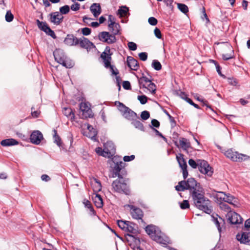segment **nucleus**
I'll return each mask as SVG.
<instances>
[{"label":"nucleus","mask_w":250,"mask_h":250,"mask_svg":"<svg viewBox=\"0 0 250 250\" xmlns=\"http://www.w3.org/2000/svg\"><path fill=\"white\" fill-rule=\"evenodd\" d=\"M104 152L107 158H111L116 153V147L112 141H107L104 145Z\"/></svg>","instance_id":"obj_11"},{"label":"nucleus","mask_w":250,"mask_h":250,"mask_svg":"<svg viewBox=\"0 0 250 250\" xmlns=\"http://www.w3.org/2000/svg\"><path fill=\"white\" fill-rule=\"evenodd\" d=\"M31 114L33 118H38L39 117L40 113H41V112L40 110L34 111V110L35 109V108L33 106H32L31 107Z\"/></svg>","instance_id":"obj_52"},{"label":"nucleus","mask_w":250,"mask_h":250,"mask_svg":"<svg viewBox=\"0 0 250 250\" xmlns=\"http://www.w3.org/2000/svg\"><path fill=\"white\" fill-rule=\"evenodd\" d=\"M95 205L98 208H101L103 206V201L102 197L99 194H96L93 198Z\"/></svg>","instance_id":"obj_30"},{"label":"nucleus","mask_w":250,"mask_h":250,"mask_svg":"<svg viewBox=\"0 0 250 250\" xmlns=\"http://www.w3.org/2000/svg\"><path fill=\"white\" fill-rule=\"evenodd\" d=\"M140 59L142 61H146L147 59V53L141 52L138 54Z\"/></svg>","instance_id":"obj_54"},{"label":"nucleus","mask_w":250,"mask_h":250,"mask_svg":"<svg viewBox=\"0 0 250 250\" xmlns=\"http://www.w3.org/2000/svg\"><path fill=\"white\" fill-rule=\"evenodd\" d=\"M211 218L212 221L215 224L218 231L220 232L221 231V226H223L225 224L224 220L215 213L211 215Z\"/></svg>","instance_id":"obj_17"},{"label":"nucleus","mask_w":250,"mask_h":250,"mask_svg":"<svg viewBox=\"0 0 250 250\" xmlns=\"http://www.w3.org/2000/svg\"><path fill=\"white\" fill-rule=\"evenodd\" d=\"M188 163L189 165L193 168H196L199 167L198 160L196 162L192 159H189Z\"/></svg>","instance_id":"obj_43"},{"label":"nucleus","mask_w":250,"mask_h":250,"mask_svg":"<svg viewBox=\"0 0 250 250\" xmlns=\"http://www.w3.org/2000/svg\"><path fill=\"white\" fill-rule=\"evenodd\" d=\"M90 10L95 18L98 17L102 12L100 4L98 3H93L90 7Z\"/></svg>","instance_id":"obj_23"},{"label":"nucleus","mask_w":250,"mask_h":250,"mask_svg":"<svg viewBox=\"0 0 250 250\" xmlns=\"http://www.w3.org/2000/svg\"><path fill=\"white\" fill-rule=\"evenodd\" d=\"M138 226L136 224L128 221L125 231L132 233L131 234H136L138 232Z\"/></svg>","instance_id":"obj_25"},{"label":"nucleus","mask_w":250,"mask_h":250,"mask_svg":"<svg viewBox=\"0 0 250 250\" xmlns=\"http://www.w3.org/2000/svg\"><path fill=\"white\" fill-rule=\"evenodd\" d=\"M125 119L129 121H132L133 119H138L139 118L137 114L129 108L126 110L123 115Z\"/></svg>","instance_id":"obj_24"},{"label":"nucleus","mask_w":250,"mask_h":250,"mask_svg":"<svg viewBox=\"0 0 250 250\" xmlns=\"http://www.w3.org/2000/svg\"><path fill=\"white\" fill-rule=\"evenodd\" d=\"M179 143L180 146L184 150H187L190 146L189 142H188L185 138H182L180 139Z\"/></svg>","instance_id":"obj_36"},{"label":"nucleus","mask_w":250,"mask_h":250,"mask_svg":"<svg viewBox=\"0 0 250 250\" xmlns=\"http://www.w3.org/2000/svg\"><path fill=\"white\" fill-rule=\"evenodd\" d=\"M78 44H79L82 48L86 49L87 51L92 48L96 47L95 45L92 42L84 37L78 39Z\"/></svg>","instance_id":"obj_12"},{"label":"nucleus","mask_w":250,"mask_h":250,"mask_svg":"<svg viewBox=\"0 0 250 250\" xmlns=\"http://www.w3.org/2000/svg\"><path fill=\"white\" fill-rule=\"evenodd\" d=\"M164 112L168 116V119H169L170 123H171V126L172 127L176 125V122L175 121L174 118L173 117H172L169 114L168 111H167L166 110H164Z\"/></svg>","instance_id":"obj_50"},{"label":"nucleus","mask_w":250,"mask_h":250,"mask_svg":"<svg viewBox=\"0 0 250 250\" xmlns=\"http://www.w3.org/2000/svg\"><path fill=\"white\" fill-rule=\"evenodd\" d=\"M131 125H132L136 128L145 131V128L142 123L137 119H133L131 121Z\"/></svg>","instance_id":"obj_29"},{"label":"nucleus","mask_w":250,"mask_h":250,"mask_svg":"<svg viewBox=\"0 0 250 250\" xmlns=\"http://www.w3.org/2000/svg\"><path fill=\"white\" fill-rule=\"evenodd\" d=\"M146 88L149 90L152 94H155L156 92V85L151 82L149 83L148 84L147 86H146Z\"/></svg>","instance_id":"obj_40"},{"label":"nucleus","mask_w":250,"mask_h":250,"mask_svg":"<svg viewBox=\"0 0 250 250\" xmlns=\"http://www.w3.org/2000/svg\"><path fill=\"white\" fill-rule=\"evenodd\" d=\"M145 230L153 240L160 243L166 244V241L163 239V234L158 227L153 225H149L146 227Z\"/></svg>","instance_id":"obj_6"},{"label":"nucleus","mask_w":250,"mask_h":250,"mask_svg":"<svg viewBox=\"0 0 250 250\" xmlns=\"http://www.w3.org/2000/svg\"><path fill=\"white\" fill-rule=\"evenodd\" d=\"M113 54L110 47L109 46H106L104 51L101 53L100 57L103 60L104 66L106 68H109L112 75L116 76L119 74V72L114 65L111 64V56Z\"/></svg>","instance_id":"obj_5"},{"label":"nucleus","mask_w":250,"mask_h":250,"mask_svg":"<svg viewBox=\"0 0 250 250\" xmlns=\"http://www.w3.org/2000/svg\"><path fill=\"white\" fill-rule=\"evenodd\" d=\"M180 207L182 209H186L189 208V204L188 200H185L182 202H179Z\"/></svg>","instance_id":"obj_45"},{"label":"nucleus","mask_w":250,"mask_h":250,"mask_svg":"<svg viewBox=\"0 0 250 250\" xmlns=\"http://www.w3.org/2000/svg\"><path fill=\"white\" fill-rule=\"evenodd\" d=\"M177 95L184 100H185L188 97V95L185 92L181 91H178L177 92Z\"/></svg>","instance_id":"obj_57"},{"label":"nucleus","mask_w":250,"mask_h":250,"mask_svg":"<svg viewBox=\"0 0 250 250\" xmlns=\"http://www.w3.org/2000/svg\"><path fill=\"white\" fill-rule=\"evenodd\" d=\"M151 125L152 126H150L151 127H155L156 128H158L160 126V122L156 119H153L151 121Z\"/></svg>","instance_id":"obj_61"},{"label":"nucleus","mask_w":250,"mask_h":250,"mask_svg":"<svg viewBox=\"0 0 250 250\" xmlns=\"http://www.w3.org/2000/svg\"><path fill=\"white\" fill-rule=\"evenodd\" d=\"M137 99L142 104H146L147 101V97L144 95L138 96Z\"/></svg>","instance_id":"obj_49"},{"label":"nucleus","mask_w":250,"mask_h":250,"mask_svg":"<svg viewBox=\"0 0 250 250\" xmlns=\"http://www.w3.org/2000/svg\"><path fill=\"white\" fill-rule=\"evenodd\" d=\"M220 207L221 209L226 212H228L229 213L230 212V207L227 204L224 203H221L220 204Z\"/></svg>","instance_id":"obj_46"},{"label":"nucleus","mask_w":250,"mask_h":250,"mask_svg":"<svg viewBox=\"0 0 250 250\" xmlns=\"http://www.w3.org/2000/svg\"><path fill=\"white\" fill-rule=\"evenodd\" d=\"M228 220L231 224H239L242 223V219L238 213L233 212L228 213Z\"/></svg>","instance_id":"obj_16"},{"label":"nucleus","mask_w":250,"mask_h":250,"mask_svg":"<svg viewBox=\"0 0 250 250\" xmlns=\"http://www.w3.org/2000/svg\"><path fill=\"white\" fill-rule=\"evenodd\" d=\"M198 162L199 167L198 168L199 171L203 174L211 177L213 173V170L208 162L205 160L200 159H198Z\"/></svg>","instance_id":"obj_9"},{"label":"nucleus","mask_w":250,"mask_h":250,"mask_svg":"<svg viewBox=\"0 0 250 250\" xmlns=\"http://www.w3.org/2000/svg\"><path fill=\"white\" fill-rule=\"evenodd\" d=\"M129 207L131 210V213L132 217L134 219H140L142 223L145 224V222L142 219V217H143L144 215L143 211L140 208L135 207L134 206L131 205Z\"/></svg>","instance_id":"obj_14"},{"label":"nucleus","mask_w":250,"mask_h":250,"mask_svg":"<svg viewBox=\"0 0 250 250\" xmlns=\"http://www.w3.org/2000/svg\"><path fill=\"white\" fill-rule=\"evenodd\" d=\"M96 152L99 155H100L101 156H104L105 157H106V156L105 155H106L105 153H104V149H102V148L101 147H98L97 148H96Z\"/></svg>","instance_id":"obj_58"},{"label":"nucleus","mask_w":250,"mask_h":250,"mask_svg":"<svg viewBox=\"0 0 250 250\" xmlns=\"http://www.w3.org/2000/svg\"><path fill=\"white\" fill-rule=\"evenodd\" d=\"M80 4L79 3H75L71 5L70 8L72 10L76 11L80 9Z\"/></svg>","instance_id":"obj_59"},{"label":"nucleus","mask_w":250,"mask_h":250,"mask_svg":"<svg viewBox=\"0 0 250 250\" xmlns=\"http://www.w3.org/2000/svg\"><path fill=\"white\" fill-rule=\"evenodd\" d=\"M62 112L63 114L69 119L71 121L75 119V114L72 109L69 107H64L62 108Z\"/></svg>","instance_id":"obj_26"},{"label":"nucleus","mask_w":250,"mask_h":250,"mask_svg":"<svg viewBox=\"0 0 250 250\" xmlns=\"http://www.w3.org/2000/svg\"><path fill=\"white\" fill-rule=\"evenodd\" d=\"M196 99L198 101H200L203 104V105H205L207 106L208 108L210 109L211 110L213 111V109L211 108V106L208 104V102L207 101L204 100V99L200 98L199 97H196Z\"/></svg>","instance_id":"obj_55"},{"label":"nucleus","mask_w":250,"mask_h":250,"mask_svg":"<svg viewBox=\"0 0 250 250\" xmlns=\"http://www.w3.org/2000/svg\"><path fill=\"white\" fill-rule=\"evenodd\" d=\"M118 225L120 228L123 230H126V227L127 226V221L118 220L117 221Z\"/></svg>","instance_id":"obj_41"},{"label":"nucleus","mask_w":250,"mask_h":250,"mask_svg":"<svg viewBox=\"0 0 250 250\" xmlns=\"http://www.w3.org/2000/svg\"><path fill=\"white\" fill-rule=\"evenodd\" d=\"M54 135H53V139L54 142L58 146H61L62 145V140L60 137L57 134V131L56 130L54 129Z\"/></svg>","instance_id":"obj_37"},{"label":"nucleus","mask_w":250,"mask_h":250,"mask_svg":"<svg viewBox=\"0 0 250 250\" xmlns=\"http://www.w3.org/2000/svg\"><path fill=\"white\" fill-rule=\"evenodd\" d=\"M155 36L159 39H160L162 38V34L160 30L158 28H156L154 29V31Z\"/></svg>","instance_id":"obj_62"},{"label":"nucleus","mask_w":250,"mask_h":250,"mask_svg":"<svg viewBox=\"0 0 250 250\" xmlns=\"http://www.w3.org/2000/svg\"><path fill=\"white\" fill-rule=\"evenodd\" d=\"M215 67H216V71H217L218 74H219V75L224 78H226V76L221 73V67L219 65V64L216 65V66Z\"/></svg>","instance_id":"obj_64"},{"label":"nucleus","mask_w":250,"mask_h":250,"mask_svg":"<svg viewBox=\"0 0 250 250\" xmlns=\"http://www.w3.org/2000/svg\"><path fill=\"white\" fill-rule=\"evenodd\" d=\"M115 103V105L117 106L118 110L122 114V115L126 112V110H128V108H129L119 101H116Z\"/></svg>","instance_id":"obj_35"},{"label":"nucleus","mask_w":250,"mask_h":250,"mask_svg":"<svg viewBox=\"0 0 250 250\" xmlns=\"http://www.w3.org/2000/svg\"><path fill=\"white\" fill-rule=\"evenodd\" d=\"M151 80L146 76H143L139 79V83L140 88H146V84L150 83Z\"/></svg>","instance_id":"obj_31"},{"label":"nucleus","mask_w":250,"mask_h":250,"mask_svg":"<svg viewBox=\"0 0 250 250\" xmlns=\"http://www.w3.org/2000/svg\"><path fill=\"white\" fill-rule=\"evenodd\" d=\"M151 66L157 71H159L162 69V65L161 63L157 60H153Z\"/></svg>","instance_id":"obj_39"},{"label":"nucleus","mask_w":250,"mask_h":250,"mask_svg":"<svg viewBox=\"0 0 250 250\" xmlns=\"http://www.w3.org/2000/svg\"><path fill=\"white\" fill-rule=\"evenodd\" d=\"M125 239L128 245L133 250H138L140 245V240L136 235L126 233L125 234Z\"/></svg>","instance_id":"obj_10"},{"label":"nucleus","mask_w":250,"mask_h":250,"mask_svg":"<svg viewBox=\"0 0 250 250\" xmlns=\"http://www.w3.org/2000/svg\"><path fill=\"white\" fill-rule=\"evenodd\" d=\"M177 5L179 10L183 13L187 14L188 12V8L185 4L177 3Z\"/></svg>","instance_id":"obj_38"},{"label":"nucleus","mask_w":250,"mask_h":250,"mask_svg":"<svg viewBox=\"0 0 250 250\" xmlns=\"http://www.w3.org/2000/svg\"><path fill=\"white\" fill-rule=\"evenodd\" d=\"M70 11V7L68 5H65L60 8V12L61 15L66 14Z\"/></svg>","instance_id":"obj_42"},{"label":"nucleus","mask_w":250,"mask_h":250,"mask_svg":"<svg viewBox=\"0 0 250 250\" xmlns=\"http://www.w3.org/2000/svg\"><path fill=\"white\" fill-rule=\"evenodd\" d=\"M236 238L241 243L250 245V232H243L241 235L237 234Z\"/></svg>","instance_id":"obj_21"},{"label":"nucleus","mask_w":250,"mask_h":250,"mask_svg":"<svg viewBox=\"0 0 250 250\" xmlns=\"http://www.w3.org/2000/svg\"><path fill=\"white\" fill-rule=\"evenodd\" d=\"M18 144V141L13 138L4 139L0 142V145L3 146H10Z\"/></svg>","instance_id":"obj_27"},{"label":"nucleus","mask_w":250,"mask_h":250,"mask_svg":"<svg viewBox=\"0 0 250 250\" xmlns=\"http://www.w3.org/2000/svg\"><path fill=\"white\" fill-rule=\"evenodd\" d=\"M78 39L73 34H67L64 40V43L68 46H76L78 44Z\"/></svg>","instance_id":"obj_19"},{"label":"nucleus","mask_w":250,"mask_h":250,"mask_svg":"<svg viewBox=\"0 0 250 250\" xmlns=\"http://www.w3.org/2000/svg\"><path fill=\"white\" fill-rule=\"evenodd\" d=\"M225 156L234 162H241L250 159V156L242 153H239L236 151H233L231 149L226 151Z\"/></svg>","instance_id":"obj_8"},{"label":"nucleus","mask_w":250,"mask_h":250,"mask_svg":"<svg viewBox=\"0 0 250 250\" xmlns=\"http://www.w3.org/2000/svg\"><path fill=\"white\" fill-rule=\"evenodd\" d=\"M119 159L117 157H114L112 159L114 165L111 167L112 170L109 177H118V179L113 182L112 186L115 191L129 195L130 190L127 184L128 179L126 178L127 171L125 169L126 164Z\"/></svg>","instance_id":"obj_1"},{"label":"nucleus","mask_w":250,"mask_h":250,"mask_svg":"<svg viewBox=\"0 0 250 250\" xmlns=\"http://www.w3.org/2000/svg\"><path fill=\"white\" fill-rule=\"evenodd\" d=\"M53 55L55 60L66 68H71L74 65L73 61L67 58L62 49H56L53 52Z\"/></svg>","instance_id":"obj_7"},{"label":"nucleus","mask_w":250,"mask_h":250,"mask_svg":"<svg viewBox=\"0 0 250 250\" xmlns=\"http://www.w3.org/2000/svg\"><path fill=\"white\" fill-rule=\"evenodd\" d=\"M148 23L151 25H155L157 23V20L154 17H150L148 20Z\"/></svg>","instance_id":"obj_56"},{"label":"nucleus","mask_w":250,"mask_h":250,"mask_svg":"<svg viewBox=\"0 0 250 250\" xmlns=\"http://www.w3.org/2000/svg\"><path fill=\"white\" fill-rule=\"evenodd\" d=\"M80 109L83 112L84 118H92L93 117L92 110L85 103H81L80 105Z\"/></svg>","instance_id":"obj_18"},{"label":"nucleus","mask_w":250,"mask_h":250,"mask_svg":"<svg viewBox=\"0 0 250 250\" xmlns=\"http://www.w3.org/2000/svg\"><path fill=\"white\" fill-rule=\"evenodd\" d=\"M175 189L178 191L188 189L190 190V194L191 196L194 191L199 192L204 189L200 184L198 183L194 178H189L187 181L183 180L179 182L175 186Z\"/></svg>","instance_id":"obj_4"},{"label":"nucleus","mask_w":250,"mask_h":250,"mask_svg":"<svg viewBox=\"0 0 250 250\" xmlns=\"http://www.w3.org/2000/svg\"><path fill=\"white\" fill-rule=\"evenodd\" d=\"M36 22L39 29L44 32H46V30L48 29L49 27L46 22L41 21L38 19L36 20Z\"/></svg>","instance_id":"obj_34"},{"label":"nucleus","mask_w":250,"mask_h":250,"mask_svg":"<svg viewBox=\"0 0 250 250\" xmlns=\"http://www.w3.org/2000/svg\"><path fill=\"white\" fill-rule=\"evenodd\" d=\"M140 117L143 120H146L150 117L149 112L146 110L143 111L141 112Z\"/></svg>","instance_id":"obj_48"},{"label":"nucleus","mask_w":250,"mask_h":250,"mask_svg":"<svg viewBox=\"0 0 250 250\" xmlns=\"http://www.w3.org/2000/svg\"><path fill=\"white\" fill-rule=\"evenodd\" d=\"M128 49L131 51H135L137 48V44L132 42H129L127 43Z\"/></svg>","instance_id":"obj_51"},{"label":"nucleus","mask_w":250,"mask_h":250,"mask_svg":"<svg viewBox=\"0 0 250 250\" xmlns=\"http://www.w3.org/2000/svg\"><path fill=\"white\" fill-rule=\"evenodd\" d=\"M176 159L178 162L179 167L182 169L187 168V164L183 158V154L180 153L179 154V156H176Z\"/></svg>","instance_id":"obj_28"},{"label":"nucleus","mask_w":250,"mask_h":250,"mask_svg":"<svg viewBox=\"0 0 250 250\" xmlns=\"http://www.w3.org/2000/svg\"><path fill=\"white\" fill-rule=\"evenodd\" d=\"M46 34H47L48 36H50L53 39H56L57 38V36L56 34H55L53 30H52L49 26L48 27V29L46 30V32H44Z\"/></svg>","instance_id":"obj_47"},{"label":"nucleus","mask_w":250,"mask_h":250,"mask_svg":"<svg viewBox=\"0 0 250 250\" xmlns=\"http://www.w3.org/2000/svg\"><path fill=\"white\" fill-rule=\"evenodd\" d=\"M127 66L132 70L136 71L139 68V65L138 61L131 56L127 57Z\"/></svg>","instance_id":"obj_20"},{"label":"nucleus","mask_w":250,"mask_h":250,"mask_svg":"<svg viewBox=\"0 0 250 250\" xmlns=\"http://www.w3.org/2000/svg\"><path fill=\"white\" fill-rule=\"evenodd\" d=\"M91 30L88 27H84L82 29V33L84 36H88L90 34Z\"/></svg>","instance_id":"obj_53"},{"label":"nucleus","mask_w":250,"mask_h":250,"mask_svg":"<svg viewBox=\"0 0 250 250\" xmlns=\"http://www.w3.org/2000/svg\"><path fill=\"white\" fill-rule=\"evenodd\" d=\"M123 86L124 89L126 90H129L131 89V85L129 81H124L123 83Z\"/></svg>","instance_id":"obj_60"},{"label":"nucleus","mask_w":250,"mask_h":250,"mask_svg":"<svg viewBox=\"0 0 250 250\" xmlns=\"http://www.w3.org/2000/svg\"><path fill=\"white\" fill-rule=\"evenodd\" d=\"M135 159V155H131L130 156H125L123 158V160L125 162H130L133 160Z\"/></svg>","instance_id":"obj_63"},{"label":"nucleus","mask_w":250,"mask_h":250,"mask_svg":"<svg viewBox=\"0 0 250 250\" xmlns=\"http://www.w3.org/2000/svg\"><path fill=\"white\" fill-rule=\"evenodd\" d=\"M205 192L203 190L196 192L194 191L191 195L195 207L203 211L207 214H210L212 212L210 206V201L205 197Z\"/></svg>","instance_id":"obj_3"},{"label":"nucleus","mask_w":250,"mask_h":250,"mask_svg":"<svg viewBox=\"0 0 250 250\" xmlns=\"http://www.w3.org/2000/svg\"><path fill=\"white\" fill-rule=\"evenodd\" d=\"M228 48L230 50V53L229 54H225L222 55V59L224 61H228L229 60L233 59L234 57V51L231 45L228 46Z\"/></svg>","instance_id":"obj_33"},{"label":"nucleus","mask_w":250,"mask_h":250,"mask_svg":"<svg viewBox=\"0 0 250 250\" xmlns=\"http://www.w3.org/2000/svg\"><path fill=\"white\" fill-rule=\"evenodd\" d=\"M43 139L42 134L39 130L33 131L30 136V142L35 145H39Z\"/></svg>","instance_id":"obj_15"},{"label":"nucleus","mask_w":250,"mask_h":250,"mask_svg":"<svg viewBox=\"0 0 250 250\" xmlns=\"http://www.w3.org/2000/svg\"><path fill=\"white\" fill-rule=\"evenodd\" d=\"M108 28L109 31H103L98 34L100 41L107 44H113L117 42L116 35L121 34V26L119 23L115 22V18L111 15L108 16Z\"/></svg>","instance_id":"obj_2"},{"label":"nucleus","mask_w":250,"mask_h":250,"mask_svg":"<svg viewBox=\"0 0 250 250\" xmlns=\"http://www.w3.org/2000/svg\"><path fill=\"white\" fill-rule=\"evenodd\" d=\"M49 21L54 24L59 25L62 21L63 17L59 12H54L49 14Z\"/></svg>","instance_id":"obj_13"},{"label":"nucleus","mask_w":250,"mask_h":250,"mask_svg":"<svg viewBox=\"0 0 250 250\" xmlns=\"http://www.w3.org/2000/svg\"><path fill=\"white\" fill-rule=\"evenodd\" d=\"M128 11L129 8L127 6L125 5L121 6L118 10L117 12V14L119 15L120 17H122L123 16H126Z\"/></svg>","instance_id":"obj_32"},{"label":"nucleus","mask_w":250,"mask_h":250,"mask_svg":"<svg viewBox=\"0 0 250 250\" xmlns=\"http://www.w3.org/2000/svg\"><path fill=\"white\" fill-rule=\"evenodd\" d=\"M5 18L7 22H9L13 21L14 19V16L10 10H8L6 12Z\"/></svg>","instance_id":"obj_44"},{"label":"nucleus","mask_w":250,"mask_h":250,"mask_svg":"<svg viewBox=\"0 0 250 250\" xmlns=\"http://www.w3.org/2000/svg\"><path fill=\"white\" fill-rule=\"evenodd\" d=\"M218 193L224 195L223 197L220 196L219 197L221 200L230 204L234 205L233 201L234 202H235V199L233 196L229 193L227 194L226 192L223 191H219Z\"/></svg>","instance_id":"obj_22"}]
</instances>
